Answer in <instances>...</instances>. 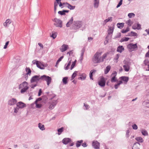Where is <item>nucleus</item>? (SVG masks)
Segmentation results:
<instances>
[{"instance_id": "obj_1", "label": "nucleus", "mask_w": 149, "mask_h": 149, "mask_svg": "<svg viewBox=\"0 0 149 149\" xmlns=\"http://www.w3.org/2000/svg\"><path fill=\"white\" fill-rule=\"evenodd\" d=\"M102 54V52H97L93 57L92 61L94 63H97L101 62L100 56Z\"/></svg>"}, {"instance_id": "obj_2", "label": "nucleus", "mask_w": 149, "mask_h": 149, "mask_svg": "<svg viewBox=\"0 0 149 149\" xmlns=\"http://www.w3.org/2000/svg\"><path fill=\"white\" fill-rule=\"evenodd\" d=\"M19 88L21 89L20 90L21 93H22L26 92L29 88L28 83L26 81L23 82L19 85Z\"/></svg>"}, {"instance_id": "obj_3", "label": "nucleus", "mask_w": 149, "mask_h": 149, "mask_svg": "<svg viewBox=\"0 0 149 149\" xmlns=\"http://www.w3.org/2000/svg\"><path fill=\"white\" fill-rule=\"evenodd\" d=\"M82 23L81 21H74L72 26L70 27V29L75 30L76 32L77 29L80 28L82 26Z\"/></svg>"}, {"instance_id": "obj_4", "label": "nucleus", "mask_w": 149, "mask_h": 149, "mask_svg": "<svg viewBox=\"0 0 149 149\" xmlns=\"http://www.w3.org/2000/svg\"><path fill=\"white\" fill-rule=\"evenodd\" d=\"M16 107H14L13 109L15 113H17L19 109H23L26 107V104L22 102H19L16 104Z\"/></svg>"}, {"instance_id": "obj_5", "label": "nucleus", "mask_w": 149, "mask_h": 149, "mask_svg": "<svg viewBox=\"0 0 149 149\" xmlns=\"http://www.w3.org/2000/svg\"><path fill=\"white\" fill-rule=\"evenodd\" d=\"M127 47L128 51L131 52L136 51L138 47L137 43L134 44L130 43L127 45Z\"/></svg>"}, {"instance_id": "obj_6", "label": "nucleus", "mask_w": 149, "mask_h": 149, "mask_svg": "<svg viewBox=\"0 0 149 149\" xmlns=\"http://www.w3.org/2000/svg\"><path fill=\"white\" fill-rule=\"evenodd\" d=\"M53 21L54 22V25L56 27L60 28L62 27V21L60 19L56 18L53 20Z\"/></svg>"}, {"instance_id": "obj_7", "label": "nucleus", "mask_w": 149, "mask_h": 149, "mask_svg": "<svg viewBox=\"0 0 149 149\" xmlns=\"http://www.w3.org/2000/svg\"><path fill=\"white\" fill-rule=\"evenodd\" d=\"M42 79H44L47 82V84L49 86L51 82L52 79L51 77L44 75L41 77Z\"/></svg>"}, {"instance_id": "obj_8", "label": "nucleus", "mask_w": 149, "mask_h": 149, "mask_svg": "<svg viewBox=\"0 0 149 149\" xmlns=\"http://www.w3.org/2000/svg\"><path fill=\"white\" fill-rule=\"evenodd\" d=\"M117 74V73L116 72H114L112 73L111 74L112 77L111 80V81L112 83L115 82L117 81V79L116 77Z\"/></svg>"}, {"instance_id": "obj_9", "label": "nucleus", "mask_w": 149, "mask_h": 149, "mask_svg": "<svg viewBox=\"0 0 149 149\" xmlns=\"http://www.w3.org/2000/svg\"><path fill=\"white\" fill-rule=\"evenodd\" d=\"M58 99L53 100L50 103L49 107V109H53L57 104V100Z\"/></svg>"}, {"instance_id": "obj_10", "label": "nucleus", "mask_w": 149, "mask_h": 149, "mask_svg": "<svg viewBox=\"0 0 149 149\" xmlns=\"http://www.w3.org/2000/svg\"><path fill=\"white\" fill-rule=\"evenodd\" d=\"M41 79H42V78H41V77H40V76L35 75L32 77L31 81V83L37 82Z\"/></svg>"}, {"instance_id": "obj_11", "label": "nucleus", "mask_w": 149, "mask_h": 149, "mask_svg": "<svg viewBox=\"0 0 149 149\" xmlns=\"http://www.w3.org/2000/svg\"><path fill=\"white\" fill-rule=\"evenodd\" d=\"M36 64L37 66L39 68L42 70H43L45 69V65L39 61H36Z\"/></svg>"}, {"instance_id": "obj_12", "label": "nucleus", "mask_w": 149, "mask_h": 149, "mask_svg": "<svg viewBox=\"0 0 149 149\" xmlns=\"http://www.w3.org/2000/svg\"><path fill=\"white\" fill-rule=\"evenodd\" d=\"M106 81L104 77L101 78L98 82V84L101 87H104L105 85Z\"/></svg>"}, {"instance_id": "obj_13", "label": "nucleus", "mask_w": 149, "mask_h": 149, "mask_svg": "<svg viewBox=\"0 0 149 149\" xmlns=\"http://www.w3.org/2000/svg\"><path fill=\"white\" fill-rule=\"evenodd\" d=\"M92 146L95 149H99L100 148V143L97 141H93L92 143Z\"/></svg>"}, {"instance_id": "obj_14", "label": "nucleus", "mask_w": 149, "mask_h": 149, "mask_svg": "<svg viewBox=\"0 0 149 149\" xmlns=\"http://www.w3.org/2000/svg\"><path fill=\"white\" fill-rule=\"evenodd\" d=\"M16 100L14 98H13L9 100L8 102V104L10 105H13L17 103Z\"/></svg>"}, {"instance_id": "obj_15", "label": "nucleus", "mask_w": 149, "mask_h": 149, "mask_svg": "<svg viewBox=\"0 0 149 149\" xmlns=\"http://www.w3.org/2000/svg\"><path fill=\"white\" fill-rule=\"evenodd\" d=\"M68 48V45L65 44H63L60 48V50L62 52L66 51Z\"/></svg>"}, {"instance_id": "obj_16", "label": "nucleus", "mask_w": 149, "mask_h": 149, "mask_svg": "<svg viewBox=\"0 0 149 149\" xmlns=\"http://www.w3.org/2000/svg\"><path fill=\"white\" fill-rule=\"evenodd\" d=\"M119 79L122 81H124V83L125 84H126L129 80V78L125 76H122L120 77Z\"/></svg>"}, {"instance_id": "obj_17", "label": "nucleus", "mask_w": 149, "mask_h": 149, "mask_svg": "<svg viewBox=\"0 0 149 149\" xmlns=\"http://www.w3.org/2000/svg\"><path fill=\"white\" fill-rule=\"evenodd\" d=\"M71 141V139L70 138H64L62 140V142L64 144L67 145Z\"/></svg>"}, {"instance_id": "obj_18", "label": "nucleus", "mask_w": 149, "mask_h": 149, "mask_svg": "<svg viewBox=\"0 0 149 149\" xmlns=\"http://www.w3.org/2000/svg\"><path fill=\"white\" fill-rule=\"evenodd\" d=\"M132 28L134 29L139 30L141 29V25L138 23L137 24H134L132 26Z\"/></svg>"}, {"instance_id": "obj_19", "label": "nucleus", "mask_w": 149, "mask_h": 149, "mask_svg": "<svg viewBox=\"0 0 149 149\" xmlns=\"http://www.w3.org/2000/svg\"><path fill=\"white\" fill-rule=\"evenodd\" d=\"M11 23L10 19H7L5 22L3 23V25L5 27L9 26V25Z\"/></svg>"}, {"instance_id": "obj_20", "label": "nucleus", "mask_w": 149, "mask_h": 149, "mask_svg": "<svg viewBox=\"0 0 149 149\" xmlns=\"http://www.w3.org/2000/svg\"><path fill=\"white\" fill-rule=\"evenodd\" d=\"M140 144L138 142L135 143L132 148V149H139Z\"/></svg>"}, {"instance_id": "obj_21", "label": "nucleus", "mask_w": 149, "mask_h": 149, "mask_svg": "<svg viewBox=\"0 0 149 149\" xmlns=\"http://www.w3.org/2000/svg\"><path fill=\"white\" fill-rule=\"evenodd\" d=\"M69 12V10H63L62 11H59L58 12V13L61 15H64L66 13H68Z\"/></svg>"}, {"instance_id": "obj_22", "label": "nucleus", "mask_w": 149, "mask_h": 149, "mask_svg": "<svg viewBox=\"0 0 149 149\" xmlns=\"http://www.w3.org/2000/svg\"><path fill=\"white\" fill-rule=\"evenodd\" d=\"M100 0H94V6L95 8H97L99 5Z\"/></svg>"}, {"instance_id": "obj_23", "label": "nucleus", "mask_w": 149, "mask_h": 149, "mask_svg": "<svg viewBox=\"0 0 149 149\" xmlns=\"http://www.w3.org/2000/svg\"><path fill=\"white\" fill-rule=\"evenodd\" d=\"M114 29V27L112 26V27L110 26L108 30V34L110 35L112 34Z\"/></svg>"}, {"instance_id": "obj_24", "label": "nucleus", "mask_w": 149, "mask_h": 149, "mask_svg": "<svg viewBox=\"0 0 149 149\" xmlns=\"http://www.w3.org/2000/svg\"><path fill=\"white\" fill-rule=\"evenodd\" d=\"M73 20V17H72L68 21V22L66 24V26L67 27H69L70 26L72 23Z\"/></svg>"}, {"instance_id": "obj_25", "label": "nucleus", "mask_w": 149, "mask_h": 149, "mask_svg": "<svg viewBox=\"0 0 149 149\" xmlns=\"http://www.w3.org/2000/svg\"><path fill=\"white\" fill-rule=\"evenodd\" d=\"M124 49L122 46H119L117 48V51L121 53Z\"/></svg>"}, {"instance_id": "obj_26", "label": "nucleus", "mask_w": 149, "mask_h": 149, "mask_svg": "<svg viewBox=\"0 0 149 149\" xmlns=\"http://www.w3.org/2000/svg\"><path fill=\"white\" fill-rule=\"evenodd\" d=\"M112 20V17H109L107 19L105 20L103 23V25H105L106 23L109 21H111Z\"/></svg>"}, {"instance_id": "obj_27", "label": "nucleus", "mask_w": 149, "mask_h": 149, "mask_svg": "<svg viewBox=\"0 0 149 149\" xmlns=\"http://www.w3.org/2000/svg\"><path fill=\"white\" fill-rule=\"evenodd\" d=\"M96 71V70H91L90 72V73L89 74V77L91 79H92V80H93V74H94Z\"/></svg>"}, {"instance_id": "obj_28", "label": "nucleus", "mask_w": 149, "mask_h": 149, "mask_svg": "<svg viewBox=\"0 0 149 149\" xmlns=\"http://www.w3.org/2000/svg\"><path fill=\"white\" fill-rule=\"evenodd\" d=\"M38 127L42 131L45 130V128L44 125L42 124L41 123H39L38 124Z\"/></svg>"}, {"instance_id": "obj_29", "label": "nucleus", "mask_w": 149, "mask_h": 149, "mask_svg": "<svg viewBox=\"0 0 149 149\" xmlns=\"http://www.w3.org/2000/svg\"><path fill=\"white\" fill-rule=\"evenodd\" d=\"M141 133L144 136H147L148 135V134L146 130L145 129H142L141 130Z\"/></svg>"}, {"instance_id": "obj_30", "label": "nucleus", "mask_w": 149, "mask_h": 149, "mask_svg": "<svg viewBox=\"0 0 149 149\" xmlns=\"http://www.w3.org/2000/svg\"><path fill=\"white\" fill-rule=\"evenodd\" d=\"M111 69V66L110 65L107 66L104 70V74H107L110 70Z\"/></svg>"}, {"instance_id": "obj_31", "label": "nucleus", "mask_w": 149, "mask_h": 149, "mask_svg": "<svg viewBox=\"0 0 149 149\" xmlns=\"http://www.w3.org/2000/svg\"><path fill=\"white\" fill-rule=\"evenodd\" d=\"M124 23H118L117 24V27L120 29H121L124 26Z\"/></svg>"}, {"instance_id": "obj_32", "label": "nucleus", "mask_w": 149, "mask_h": 149, "mask_svg": "<svg viewBox=\"0 0 149 149\" xmlns=\"http://www.w3.org/2000/svg\"><path fill=\"white\" fill-rule=\"evenodd\" d=\"M83 141L82 140H80L78 141H77L76 143V146L77 148H79L81 145V143L83 142Z\"/></svg>"}, {"instance_id": "obj_33", "label": "nucleus", "mask_w": 149, "mask_h": 149, "mask_svg": "<svg viewBox=\"0 0 149 149\" xmlns=\"http://www.w3.org/2000/svg\"><path fill=\"white\" fill-rule=\"evenodd\" d=\"M143 105L147 107H149V100H147L144 101L143 103Z\"/></svg>"}, {"instance_id": "obj_34", "label": "nucleus", "mask_w": 149, "mask_h": 149, "mask_svg": "<svg viewBox=\"0 0 149 149\" xmlns=\"http://www.w3.org/2000/svg\"><path fill=\"white\" fill-rule=\"evenodd\" d=\"M67 7L70 10H73L75 9V6H72L68 3V5L67 6Z\"/></svg>"}, {"instance_id": "obj_35", "label": "nucleus", "mask_w": 149, "mask_h": 149, "mask_svg": "<svg viewBox=\"0 0 149 149\" xmlns=\"http://www.w3.org/2000/svg\"><path fill=\"white\" fill-rule=\"evenodd\" d=\"M123 83L121 81H119L117 84H115L114 85V88L116 89H117L118 87L120 85Z\"/></svg>"}, {"instance_id": "obj_36", "label": "nucleus", "mask_w": 149, "mask_h": 149, "mask_svg": "<svg viewBox=\"0 0 149 149\" xmlns=\"http://www.w3.org/2000/svg\"><path fill=\"white\" fill-rule=\"evenodd\" d=\"M86 74H83L81 75V77H79L78 78V79H81L82 80H85L86 77Z\"/></svg>"}, {"instance_id": "obj_37", "label": "nucleus", "mask_w": 149, "mask_h": 149, "mask_svg": "<svg viewBox=\"0 0 149 149\" xmlns=\"http://www.w3.org/2000/svg\"><path fill=\"white\" fill-rule=\"evenodd\" d=\"M25 70L26 72V75H29L31 73V71L29 68L26 67V68Z\"/></svg>"}, {"instance_id": "obj_38", "label": "nucleus", "mask_w": 149, "mask_h": 149, "mask_svg": "<svg viewBox=\"0 0 149 149\" xmlns=\"http://www.w3.org/2000/svg\"><path fill=\"white\" fill-rule=\"evenodd\" d=\"M123 63L124 64V65H125L126 66H130L131 65V63L128 61L125 60L123 61Z\"/></svg>"}, {"instance_id": "obj_39", "label": "nucleus", "mask_w": 149, "mask_h": 149, "mask_svg": "<svg viewBox=\"0 0 149 149\" xmlns=\"http://www.w3.org/2000/svg\"><path fill=\"white\" fill-rule=\"evenodd\" d=\"M36 105V107L37 108H40L42 106V104L40 103H35Z\"/></svg>"}, {"instance_id": "obj_40", "label": "nucleus", "mask_w": 149, "mask_h": 149, "mask_svg": "<svg viewBox=\"0 0 149 149\" xmlns=\"http://www.w3.org/2000/svg\"><path fill=\"white\" fill-rule=\"evenodd\" d=\"M135 139L137 141L141 143L143 142V138L141 137H136Z\"/></svg>"}, {"instance_id": "obj_41", "label": "nucleus", "mask_w": 149, "mask_h": 149, "mask_svg": "<svg viewBox=\"0 0 149 149\" xmlns=\"http://www.w3.org/2000/svg\"><path fill=\"white\" fill-rule=\"evenodd\" d=\"M123 68L124 70L126 72H128L130 69V66H126L125 65H123Z\"/></svg>"}, {"instance_id": "obj_42", "label": "nucleus", "mask_w": 149, "mask_h": 149, "mask_svg": "<svg viewBox=\"0 0 149 149\" xmlns=\"http://www.w3.org/2000/svg\"><path fill=\"white\" fill-rule=\"evenodd\" d=\"M107 54L105 53L103 54L102 57H100L101 62L104 61V59L107 57Z\"/></svg>"}, {"instance_id": "obj_43", "label": "nucleus", "mask_w": 149, "mask_h": 149, "mask_svg": "<svg viewBox=\"0 0 149 149\" xmlns=\"http://www.w3.org/2000/svg\"><path fill=\"white\" fill-rule=\"evenodd\" d=\"M56 1L57 2L58 4H59V6L61 8H63L64 7V6H63L62 3L61 2V0H56Z\"/></svg>"}, {"instance_id": "obj_44", "label": "nucleus", "mask_w": 149, "mask_h": 149, "mask_svg": "<svg viewBox=\"0 0 149 149\" xmlns=\"http://www.w3.org/2000/svg\"><path fill=\"white\" fill-rule=\"evenodd\" d=\"M63 58V56H61L59 58H58V60L56 62V65H55L56 67H57V66H58L59 62L61 61L62 59Z\"/></svg>"}, {"instance_id": "obj_45", "label": "nucleus", "mask_w": 149, "mask_h": 149, "mask_svg": "<svg viewBox=\"0 0 149 149\" xmlns=\"http://www.w3.org/2000/svg\"><path fill=\"white\" fill-rule=\"evenodd\" d=\"M68 78L67 77H63L62 79L63 83V84H66L67 83V79Z\"/></svg>"}, {"instance_id": "obj_46", "label": "nucleus", "mask_w": 149, "mask_h": 149, "mask_svg": "<svg viewBox=\"0 0 149 149\" xmlns=\"http://www.w3.org/2000/svg\"><path fill=\"white\" fill-rule=\"evenodd\" d=\"M126 23L128 25V26H130L132 25V22L131 21V19H129V20L126 21Z\"/></svg>"}, {"instance_id": "obj_47", "label": "nucleus", "mask_w": 149, "mask_h": 149, "mask_svg": "<svg viewBox=\"0 0 149 149\" xmlns=\"http://www.w3.org/2000/svg\"><path fill=\"white\" fill-rule=\"evenodd\" d=\"M130 38L128 37H124L123 38H122L120 42H122L124 41H127L128 40H129Z\"/></svg>"}, {"instance_id": "obj_48", "label": "nucleus", "mask_w": 149, "mask_h": 149, "mask_svg": "<svg viewBox=\"0 0 149 149\" xmlns=\"http://www.w3.org/2000/svg\"><path fill=\"white\" fill-rule=\"evenodd\" d=\"M130 29L128 27H127L126 29L125 30L123 29L121 31V33H125L129 31Z\"/></svg>"}, {"instance_id": "obj_49", "label": "nucleus", "mask_w": 149, "mask_h": 149, "mask_svg": "<svg viewBox=\"0 0 149 149\" xmlns=\"http://www.w3.org/2000/svg\"><path fill=\"white\" fill-rule=\"evenodd\" d=\"M63 127H62L58 129V134L59 135L61 134V133L63 132Z\"/></svg>"}, {"instance_id": "obj_50", "label": "nucleus", "mask_w": 149, "mask_h": 149, "mask_svg": "<svg viewBox=\"0 0 149 149\" xmlns=\"http://www.w3.org/2000/svg\"><path fill=\"white\" fill-rule=\"evenodd\" d=\"M85 50L84 49H82L81 50V56L80 57V58H81V60H82L83 59V57L84 56V53Z\"/></svg>"}, {"instance_id": "obj_51", "label": "nucleus", "mask_w": 149, "mask_h": 149, "mask_svg": "<svg viewBox=\"0 0 149 149\" xmlns=\"http://www.w3.org/2000/svg\"><path fill=\"white\" fill-rule=\"evenodd\" d=\"M77 72L76 71H75L72 74L71 77V80H73L77 75Z\"/></svg>"}, {"instance_id": "obj_52", "label": "nucleus", "mask_w": 149, "mask_h": 149, "mask_svg": "<svg viewBox=\"0 0 149 149\" xmlns=\"http://www.w3.org/2000/svg\"><path fill=\"white\" fill-rule=\"evenodd\" d=\"M71 63V61H69L66 66L65 68V69L66 70H68L69 68V66L70 65Z\"/></svg>"}, {"instance_id": "obj_53", "label": "nucleus", "mask_w": 149, "mask_h": 149, "mask_svg": "<svg viewBox=\"0 0 149 149\" xmlns=\"http://www.w3.org/2000/svg\"><path fill=\"white\" fill-rule=\"evenodd\" d=\"M143 63L145 66H147L148 67L149 65V61L148 60H145L143 61Z\"/></svg>"}, {"instance_id": "obj_54", "label": "nucleus", "mask_w": 149, "mask_h": 149, "mask_svg": "<svg viewBox=\"0 0 149 149\" xmlns=\"http://www.w3.org/2000/svg\"><path fill=\"white\" fill-rule=\"evenodd\" d=\"M57 35V33L54 32L52 33V35L51 36V37H52L53 39H55L56 38Z\"/></svg>"}, {"instance_id": "obj_55", "label": "nucleus", "mask_w": 149, "mask_h": 149, "mask_svg": "<svg viewBox=\"0 0 149 149\" xmlns=\"http://www.w3.org/2000/svg\"><path fill=\"white\" fill-rule=\"evenodd\" d=\"M42 100V98L41 97H39L37 98L35 102V103H40V102Z\"/></svg>"}, {"instance_id": "obj_56", "label": "nucleus", "mask_w": 149, "mask_h": 149, "mask_svg": "<svg viewBox=\"0 0 149 149\" xmlns=\"http://www.w3.org/2000/svg\"><path fill=\"white\" fill-rule=\"evenodd\" d=\"M120 55V54H117L116 55L115 58H114V60L116 61V62H117L118 61V59L119 58Z\"/></svg>"}, {"instance_id": "obj_57", "label": "nucleus", "mask_w": 149, "mask_h": 149, "mask_svg": "<svg viewBox=\"0 0 149 149\" xmlns=\"http://www.w3.org/2000/svg\"><path fill=\"white\" fill-rule=\"evenodd\" d=\"M132 127L134 130H136L138 129L137 126L135 124H133L132 125Z\"/></svg>"}, {"instance_id": "obj_58", "label": "nucleus", "mask_w": 149, "mask_h": 149, "mask_svg": "<svg viewBox=\"0 0 149 149\" xmlns=\"http://www.w3.org/2000/svg\"><path fill=\"white\" fill-rule=\"evenodd\" d=\"M135 16L134 14L133 13H130L128 14V16L129 18H131L132 17Z\"/></svg>"}, {"instance_id": "obj_59", "label": "nucleus", "mask_w": 149, "mask_h": 149, "mask_svg": "<svg viewBox=\"0 0 149 149\" xmlns=\"http://www.w3.org/2000/svg\"><path fill=\"white\" fill-rule=\"evenodd\" d=\"M123 0H120L118 4V5L116 6L117 8H118L122 4Z\"/></svg>"}, {"instance_id": "obj_60", "label": "nucleus", "mask_w": 149, "mask_h": 149, "mask_svg": "<svg viewBox=\"0 0 149 149\" xmlns=\"http://www.w3.org/2000/svg\"><path fill=\"white\" fill-rule=\"evenodd\" d=\"M131 36H137V33L134 32L133 31H131Z\"/></svg>"}, {"instance_id": "obj_61", "label": "nucleus", "mask_w": 149, "mask_h": 149, "mask_svg": "<svg viewBox=\"0 0 149 149\" xmlns=\"http://www.w3.org/2000/svg\"><path fill=\"white\" fill-rule=\"evenodd\" d=\"M130 132L129 130H127L126 131V136L127 138H128L129 136V134Z\"/></svg>"}, {"instance_id": "obj_62", "label": "nucleus", "mask_w": 149, "mask_h": 149, "mask_svg": "<svg viewBox=\"0 0 149 149\" xmlns=\"http://www.w3.org/2000/svg\"><path fill=\"white\" fill-rule=\"evenodd\" d=\"M9 43V41H8L5 44V45L4 46V47H3V48L4 49H6L7 48V46L8 45Z\"/></svg>"}, {"instance_id": "obj_63", "label": "nucleus", "mask_w": 149, "mask_h": 149, "mask_svg": "<svg viewBox=\"0 0 149 149\" xmlns=\"http://www.w3.org/2000/svg\"><path fill=\"white\" fill-rule=\"evenodd\" d=\"M75 65V63H72V64L71 67H70V70H72L74 68Z\"/></svg>"}, {"instance_id": "obj_64", "label": "nucleus", "mask_w": 149, "mask_h": 149, "mask_svg": "<svg viewBox=\"0 0 149 149\" xmlns=\"http://www.w3.org/2000/svg\"><path fill=\"white\" fill-rule=\"evenodd\" d=\"M39 148V145L38 144H36L34 146L33 149H38Z\"/></svg>"}]
</instances>
